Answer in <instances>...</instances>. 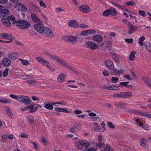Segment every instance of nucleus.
<instances>
[{
	"label": "nucleus",
	"instance_id": "bb28decb",
	"mask_svg": "<svg viewBox=\"0 0 151 151\" xmlns=\"http://www.w3.org/2000/svg\"><path fill=\"white\" fill-rule=\"evenodd\" d=\"M6 19H8L9 21L10 20L12 21V24H14L17 23V21L15 19V17L13 15H11L7 17Z\"/></svg>",
	"mask_w": 151,
	"mask_h": 151
},
{
	"label": "nucleus",
	"instance_id": "e433bc0d",
	"mask_svg": "<svg viewBox=\"0 0 151 151\" xmlns=\"http://www.w3.org/2000/svg\"><path fill=\"white\" fill-rule=\"evenodd\" d=\"M110 14L111 15L114 16L117 14L116 10L113 8H111L109 9Z\"/></svg>",
	"mask_w": 151,
	"mask_h": 151
},
{
	"label": "nucleus",
	"instance_id": "5701e85b",
	"mask_svg": "<svg viewBox=\"0 0 151 151\" xmlns=\"http://www.w3.org/2000/svg\"><path fill=\"white\" fill-rule=\"evenodd\" d=\"M142 79L144 82L151 88V80L149 78L145 77H142Z\"/></svg>",
	"mask_w": 151,
	"mask_h": 151
},
{
	"label": "nucleus",
	"instance_id": "13d9d810",
	"mask_svg": "<svg viewBox=\"0 0 151 151\" xmlns=\"http://www.w3.org/2000/svg\"><path fill=\"white\" fill-rule=\"evenodd\" d=\"M124 77L128 80H132L133 78H131V76L130 75H126L124 76Z\"/></svg>",
	"mask_w": 151,
	"mask_h": 151
},
{
	"label": "nucleus",
	"instance_id": "dca6fc26",
	"mask_svg": "<svg viewBox=\"0 0 151 151\" xmlns=\"http://www.w3.org/2000/svg\"><path fill=\"white\" fill-rule=\"evenodd\" d=\"M17 6L19 8V10L23 12H26L27 11V9L25 6L21 3H18Z\"/></svg>",
	"mask_w": 151,
	"mask_h": 151
},
{
	"label": "nucleus",
	"instance_id": "680f3d73",
	"mask_svg": "<svg viewBox=\"0 0 151 151\" xmlns=\"http://www.w3.org/2000/svg\"><path fill=\"white\" fill-rule=\"evenodd\" d=\"M139 14L140 16L143 17H145L146 16L145 12L143 11L139 10Z\"/></svg>",
	"mask_w": 151,
	"mask_h": 151
},
{
	"label": "nucleus",
	"instance_id": "a18cd8bd",
	"mask_svg": "<svg viewBox=\"0 0 151 151\" xmlns=\"http://www.w3.org/2000/svg\"><path fill=\"white\" fill-rule=\"evenodd\" d=\"M127 6H133L135 4V2L133 1H127L126 2Z\"/></svg>",
	"mask_w": 151,
	"mask_h": 151
},
{
	"label": "nucleus",
	"instance_id": "a19ab883",
	"mask_svg": "<svg viewBox=\"0 0 151 151\" xmlns=\"http://www.w3.org/2000/svg\"><path fill=\"white\" fill-rule=\"evenodd\" d=\"M129 83L128 82H122L119 83L118 86L120 87L122 86L126 87V86Z\"/></svg>",
	"mask_w": 151,
	"mask_h": 151
},
{
	"label": "nucleus",
	"instance_id": "9b49d317",
	"mask_svg": "<svg viewBox=\"0 0 151 151\" xmlns=\"http://www.w3.org/2000/svg\"><path fill=\"white\" fill-rule=\"evenodd\" d=\"M92 40L96 42H102L103 38L102 36L99 35H96L92 37Z\"/></svg>",
	"mask_w": 151,
	"mask_h": 151
},
{
	"label": "nucleus",
	"instance_id": "c03bdc74",
	"mask_svg": "<svg viewBox=\"0 0 151 151\" xmlns=\"http://www.w3.org/2000/svg\"><path fill=\"white\" fill-rule=\"evenodd\" d=\"M103 145L102 141H98V142L96 144V146L97 148L101 147Z\"/></svg>",
	"mask_w": 151,
	"mask_h": 151
},
{
	"label": "nucleus",
	"instance_id": "f257e3e1",
	"mask_svg": "<svg viewBox=\"0 0 151 151\" xmlns=\"http://www.w3.org/2000/svg\"><path fill=\"white\" fill-rule=\"evenodd\" d=\"M16 25L20 29H26L29 27L30 26V23L25 20L20 19L17 21Z\"/></svg>",
	"mask_w": 151,
	"mask_h": 151
},
{
	"label": "nucleus",
	"instance_id": "39448f33",
	"mask_svg": "<svg viewBox=\"0 0 151 151\" xmlns=\"http://www.w3.org/2000/svg\"><path fill=\"white\" fill-rule=\"evenodd\" d=\"M17 101L27 104L29 103L31 100L30 98L27 96L20 95L18 96Z\"/></svg>",
	"mask_w": 151,
	"mask_h": 151
},
{
	"label": "nucleus",
	"instance_id": "c756f323",
	"mask_svg": "<svg viewBox=\"0 0 151 151\" xmlns=\"http://www.w3.org/2000/svg\"><path fill=\"white\" fill-rule=\"evenodd\" d=\"M65 75L63 73H60L58 78V80L60 82L63 81L65 78Z\"/></svg>",
	"mask_w": 151,
	"mask_h": 151
},
{
	"label": "nucleus",
	"instance_id": "6e6d98bb",
	"mask_svg": "<svg viewBox=\"0 0 151 151\" xmlns=\"http://www.w3.org/2000/svg\"><path fill=\"white\" fill-rule=\"evenodd\" d=\"M150 44L149 42L147 43L145 45V47L147 50V51H150Z\"/></svg>",
	"mask_w": 151,
	"mask_h": 151
},
{
	"label": "nucleus",
	"instance_id": "5fc2aeb1",
	"mask_svg": "<svg viewBox=\"0 0 151 151\" xmlns=\"http://www.w3.org/2000/svg\"><path fill=\"white\" fill-rule=\"evenodd\" d=\"M18 96L11 94L9 95V96L11 98L15 99L17 101Z\"/></svg>",
	"mask_w": 151,
	"mask_h": 151
},
{
	"label": "nucleus",
	"instance_id": "f704fd0d",
	"mask_svg": "<svg viewBox=\"0 0 151 151\" xmlns=\"http://www.w3.org/2000/svg\"><path fill=\"white\" fill-rule=\"evenodd\" d=\"M145 40V37L144 36H142L139 38V45L142 46L144 45L143 41Z\"/></svg>",
	"mask_w": 151,
	"mask_h": 151
},
{
	"label": "nucleus",
	"instance_id": "bf43d9fd",
	"mask_svg": "<svg viewBox=\"0 0 151 151\" xmlns=\"http://www.w3.org/2000/svg\"><path fill=\"white\" fill-rule=\"evenodd\" d=\"M110 147L109 145L106 144V146L105 147L104 150L101 151H110Z\"/></svg>",
	"mask_w": 151,
	"mask_h": 151
},
{
	"label": "nucleus",
	"instance_id": "cd10ccee",
	"mask_svg": "<svg viewBox=\"0 0 151 151\" xmlns=\"http://www.w3.org/2000/svg\"><path fill=\"white\" fill-rule=\"evenodd\" d=\"M45 108L47 109L52 110L53 108V106L51 104H48L47 102H45L44 103Z\"/></svg>",
	"mask_w": 151,
	"mask_h": 151
},
{
	"label": "nucleus",
	"instance_id": "423d86ee",
	"mask_svg": "<svg viewBox=\"0 0 151 151\" xmlns=\"http://www.w3.org/2000/svg\"><path fill=\"white\" fill-rule=\"evenodd\" d=\"M57 62L61 64L63 66L66 67L68 69H69L72 70L73 72L75 73H77V72L76 70H75L73 68L70 66L69 64L67 63L66 62H64V61L61 59L60 58H59Z\"/></svg>",
	"mask_w": 151,
	"mask_h": 151
},
{
	"label": "nucleus",
	"instance_id": "338daca9",
	"mask_svg": "<svg viewBox=\"0 0 151 151\" xmlns=\"http://www.w3.org/2000/svg\"><path fill=\"white\" fill-rule=\"evenodd\" d=\"M102 73L104 75L106 76H108L109 75V73L106 70H104L103 71Z\"/></svg>",
	"mask_w": 151,
	"mask_h": 151
},
{
	"label": "nucleus",
	"instance_id": "0eeeda50",
	"mask_svg": "<svg viewBox=\"0 0 151 151\" xmlns=\"http://www.w3.org/2000/svg\"><path fill=\"white\" fill-rule=\"evenodd\" d=\"M57 62L61 64L63 66L66 67L68 69H69L72 70L73 72L75 73H77V72L76 70H75L73 68L70 66L69 64L67 63L66 62H64V61L61 59L60 58H59Z\"/></svg>",
	"mask_w": 151,
	"mask_h": 151
},
{
	"label": "nucleus",
	"instance_id": "72a5a7b5",
	"mask_svg": "<svg viewBox=\"0 0 151 151\" xmlns=\"http://www.w3.org/2000/svg\"><path fill=\"white\" fill-rule=\"evenodd\" d=\"M46 55L47 56H49L50 58H52L55 60L56 62H58L59 58L57 56L55 55H51L49 53H45Z\"/></svg>",
	"mask_w": 151,
	"mask_h": 151
},
{
	"label": "nucleus",
	"instance_id": "7ed1b4c3",
	"mask_svg": "<svg viewBox=\"0 0 151 151\" xmlns=\"http://www.w3.org/2000/svg\"><path fill=\"white\" fill-rule=\"evenodd\" d=\"M38 23V24H35L34 25V29L40 33H43L44 32L45 29L43 23L42 21Z\"/></svg>",
	"mask_w": 151,
	"mask_h": 151
},
{
	"label": "nucleus",
	"instance_id": "473e14b6",
	"mask_svg": "<svg viewBox=\"0 0 151 151\" xmlns=\"http://www.w3.org/2000/svg\"><path fill=\"white\" fill-rule=\"evenodd\" d=\"M17 55L15 53L11 52L9 55V58L10 59H15L17 58Z\"/></svg>",
	"mask_w": 151,
	"mask_h": 151
},
{
	"label": "nucleus",
	"instance_id": "6e6552de",
	"mask_svg": "<svg viewBox=\"0 0 151 151\" xmlns=\"http://www.w3.org/2000/svg\"><path fill=\"white\" fill-rule=\"evenodd\" d=\"M57 62L61 64L63 66L66 67L68 69H69L72 70L73 72L75 73H77V72L76 70H75L73 68L70 66L69 64L67 63L66 62H64V61L61 59L60 58H59Z\"/></svg>",
	"mask_w": 151,
	"mask_h": 151
},
{
	"label": "nucleus",
	"instance_id": "052dcab7",
	"mask_svg": "<svg viewBox=\"0 0 151 151\" xmlns=\"http://www.w3.org/2000/svg\"><path fill=\"white\" fill-rule=\"evenodd\" d=\"M125 41L128 43H132L133 41V40L132 38L130 39H126L125 40Z\"/></svg>",
	"mask_w": 151,
	"mask_h": 151
},
{
	"label": "nucleus",
	"instance_id": "69168bd1",
	"mask_svg": "<svg viewBox=\"0 0 151 151\" xmlns=\"http://www.w3.org/2000/svg\"><path fill=\"white\" fill-rule=\"evenodd\" d=\"M20 136L22 138H26L28 137V135L25 133H22Z\"/></svg>",
	"mask_w": 151,
	"mask_h": 151
},
{
	"label": "nucleus",
	"instance_id": "09e8293b",
	"mask_svg": "<svg viewBox=\"0 0 151 151\" xmlns=\"http://www.w3.org/2000/svg\"><path fill=\"white\" fill-rule=\"evenodd\" d=\"M1 12L3 13V14L4 16H5V15H8L9 13V10L7 9L1 10Z\"/></svg>",
	"mask_w": 151,
	"mask_h": 151
},
{
	"label": "nucleus",
	"instance_id": "0e129e2a",
	"mask_svg": "<svg viewBox=\"0 0 151 151\" xmlns=\"http://www.w3.org/2000/svg\"><path fill=\"white\" fill-rule=\"evenodd\" d=\"M30 143L33 144L34 146V148L35 150H37L38 149L37 144H36L35 142L32 141L30 142Z\"/></svg>",
	"mask_w": 151,
	"mask_h": 151
},
{
	"label": "nucleus",
	"instance_id": "864d4df0",
	"mask_svg": "<svg viewBox=\"0 0 151 151\" xmlns=\"http://www.w3.org/2000/svg\"><path fill=\"white\" fill-rule=\"evenodd\" d=\"M113 58L114 60L117 63H119V60L118 57L116 55H114L113 56Z\"/></svg>",
	"mask_w": 151,
	"mask_h": 151
},
{
	"label": "nucleus",
	"instance_id": "ddd939ff",
	"mask_svg": "<svg viewBox=\"0 0 151 151\" xmlns=\"http://www.w3.org/2000/svg\"><path fill=\"white\" fill-rule=\"evenodd\" d=\"M129 30L128 32V34L130 35L134 33L137 29V27L134 26L132 24H130L129 26Z\"/></svg>",
	"mask_w": 151,
	"mask_h": 151
},
{
	"label": "nucleus",
	"instance_id": "4468645a",
	"mask_svg": "<svg viewBox=\"0 0 151 151\" xmlns=\"http://www.w3.org/2000/svg\"><path fill=\"white\" fill-rule=\"evenodd\" d=\"M80 143L81 144L83 147H84L85 148H87L90 145V143L87 141L83 140L82 139H80Z\"/></svg>",
	"mask_w": 151,
	"mask_h": 151
},
{
	"label": "nucleus",
	"instance_id": "de8ad7c7",
	"mask_svg": "<svg viewBox=\"0 0 151 151\" xmlns=\"http://www.w3.org/2000/svg\"><path fill=\"white\" fill-rule=\"evenodd\" d=\"M27 118L31 124H32L34 122V118L33 116H28L27 117Z\"/></svg>",
	"mask_w": 151,
	"mask_h": 151
},
{
	"label": "nucleus",
	"instance_id": "603ef678",
	"mask_svg": "<svg viewBox=\"0 0 151 151\" xmlns=\"http://www.w3.org/2000/svg\"><path fill=\"white\" fill-rule=\"evenodd\" d=\"M87 31L89 35L94 34L96 33V31L93 29L87 30Z\"/></svg>",
	"mask_w": 151,
	"mask_h": 151
},
{
	"label": "nucleus",
	"instance_id": "c9c22d12",
	"mask_svg": "<svg viewBox=\"0 0 151 151\" xmlns=\"http://www.w3.org/2000/svg\"><path fill=\"white\" fill-rule=\"evenodd\" d=\"M6 38L5 40H7L8 41H10V42L12 41V40H13L14 39V36L11 35L9 34H6Z\"/></svg>",
	"mask_w": 151,
	"mask_h": 151
},
{
	"label": "nucleus",
	"instance_id": "9d476101",
	"mask_svg": "<svg viewBox=\"0 0 151 151\" xmlns=\"http://www.w3.org/2000/svg\"><path fill=\"white\" fill-rule=\"evenodd\" d=\"M78 9L81 12L85 13L88 12L90 11L89 7L87 5L79 6Z\"/></svg>",
	"mask_w": 151,
	"mask_h": 151
},
{
	"label": "nucleus",
	"instance_id": "58836bf2",
	"mask_svg": "<svg viewBox=\"0 0 151 151\" xmlns=\"http://www.w3.org/2000/svg\"><path fill=\"white\" fill-rule=\"evenodd\" d=\"M146 142V140L144 139H142L140 141V144L142 147H145L146 146L145 143Z\"/></svg>",
	"mask_w": 151,
	"mask_h": 151
},
{
	"label": "nucleus",
	"instance_id": "774afa93",
	"mask_svg": "<svg viewBox=\"0 0 151 151\" xmlns=\"http://www.w3.org/2000/svg\"><path fill=\"white\" fill-rule=\"evenodd\" d=\"M122 21L125 24H127L128 26L131 24L130 22L125 19H122Z\"/></svg>",
	"mask_w": 151,
	"mask_h": 151
},
{
	"label": "nucleus",
	"instance_id": "4be33fe9",
	"mask_svg": "<svg viewBox=\"0 0 151 151\" xmlns=\"http://www.w3.org/2000/svg\"><path fill=\"white\" fill-rule=\"evenodd\" d=\"M113 96L115 98L120 97L124 99V92L114 93Z\"/></svg>",
	"mask_w": 151,
	"mask_h": 151
},
{
	"label": "nucleus",
	"instance_id": "f3484780",
	"mask_svg": "<svg viewBox=\"0 0 151 151\" xmlns=\"http://www.w3.org/2000/svg\"><path fill=\"white\" fill-rule=\"evenodd\" d=\"M31 18L32 20L35 22H39L41 21L37 15L35 13H32L31 15Z\"/></svg>",
	"mask_w": 151,
	"mask_h": 151
},
{
	"label": "nucleus",
	"instance_id": "ea45409f",
	"mask_svg": "<svg viewBox=\"0 0 151 151\" xmlns=\"http://www.w3.org/2000/svg\"><path fill=\"white\" fill-rule=\"evenodd\" d=\"M119 78H118L116 77H113L111 78V82L112 83H116L118 81Z\"/></svg>",
	"mask_w": 151,
	"mask_h": 151
},
{
	"label": "nucleus",
	"instance_id": "8fccbe9b",
	"mask_svg": "<svg viewBox=\"0 0 151 151\" xmlns=\"http://www.w3.org/2000/svg\"><path fill=\"white\" fill-rule=\"evenodd\" d=\"M9 70L8 68H6L5 71L3 72V76L4 77H6L8 74V71Z\"/></svg>",
	"mask_w": 151,
	"mask_h": 151
},
{
	"label": "nucleus",
	"instance_id": "1a4fd4ad",
	"mask_svg": "<svg viewBox=\"0 0 151 151\" xmlns=\"http://www.w3.org/2000/svg\"><path fill=\"white\" fill-rule=\"evenodd\" d=\"M44 32L46 36L48 37H53L54 36V33L47 27L45 28Z\"/></svg>",
	"mask_w": 151,
	"mask_h": 151
},
{
	"label": "nucleus",
	"instance_id": "3c124183",
	"mask_svg": "<svg viewBox=\"0 0 151 151\" xmlns=\"http://www.w3.org/2000/svg\"><path fill=\"white\" fill-rule=\"evenodd\" d=\"M38 109L37 106H36V105H35L34 107H33L32 109H30L29 112V113H32L35 112Z\"/></svg>",
	"mask_w": 151,
	"mask_h": 151
},
{
	"label": "nucleus",
	"instance_id": "393cba45",
	"mask_svg": "<svg viewBox=\"0 0 151 151\" xmlns=\"http://www.w3.org/2000/svg\"><path fill=\"white\" fill-rule=\"evenodd\" d=\"M5 109L7 115L9 117L12 118L14 117L13 114L9 107L6 106Z\"/></svg>",
	"mask_w": 151,
	"mask_h": 151
},
{
	"label": "nucleus",
	"instance_id": "49530a36",
	"mask_svg": "<svg viewBox=\"0 0 151 151\" xmlns=\"http://www.w3.org/2000/svg\"><path fill=\"white\" fill-rule=\"evenodd\" d=\"M110 14V12L109 9H107L103 12V15L104 16H108Z\"/></svg>",
	"mask_w": 151,
	"mask_h": 151
},
{
	"label": "nucleus",
	"instance_id": "79ce46f5",
	"mask_svg": "<svg viewBox=\"0 0 151 151\" xmlns=\"http://www.w3.org/2000/svg\"><path fill=\"white\" fill-rule=\"evenodd\" d=\"M19 60L21 61L22 64L25 65H27L29 64V63L27 60H23L21 59H19Z\"/></svg>",
	"mask_w": 151,
	"mask_h": 151
},
{
	"label": "nucleus",
	"instance_id": "7c9ffc66",
	"mask_svg": "<svg viewBox=\"0 0 151 151\" xmlns=\"http://www.w3.org/2000/svg\"><path fill=\"white\" fill-rule=\"evenodd\" d=\"M136 52L135 51H132L130 53V54L129 56V59L131 61L133 60L135 58V55Z\"/></svg>",
	"mask_w": 151,
	"mask_h": 151
},
{
	"label": "nucleus",
	"instance_id": "4d7b16f0",
	"mask_svg": "<svg viewBox=\"0 0 151 151\" xmlns=\"http://www.w3.org/2000/svg\"><path fill=\"white\" fill-rule=\"evenodd\" d=\"M107 125L110 128L113 129L114 128V126L113 125L112 123L110 122H107Z\"/></svg>",
	"mask_w": 151,
	"mask_h": 151
},
{
	"label": "nucleus",
	"instance_id": "2f4dec72",
	"mask_svg": "<svg viewBox=\"0 0 151 151\" xmlns=\"http://www.w3.org/2000/svg\"><path fill=\"white\" fill-rule=\"evenodd\" d=\"M132 93L130 92H124V99H129L132 96Z\"/></svg>",
	"mask_w": 151,
	"mask_h": 151
},
{
	"label": "nucleus",
	"instance_id": "aec40b11",
	"mask_svg": "<svg viewBox=\"0 0 151 151\" xmlns=\"http://www.w3.org/2000/svg\"><path fill=\"white\" fill-rule=\"evenodd\" d=\"M11 62L10 60L8 58L4 59L2 61V64L5 66H8L11 64Z\"/></svg>",
	"mask_w": 151,
	"mask_h": 151
},
{
	"label": "nucleus",
	"instance_id": "2eb2a0df",
	"mask_svg": "<svg viewBox=\"0 0 151 151\" xmlns=\"http://www.w3.org/2000/svg\"><path fill=\"white\" fill-rule=\"evenodd\" d=\"M113 69V70L111 71V73L112 75H120L123 73V70L122 69L117 70L114 69V68Z\"/></svg>",
	"mask_w": 151,
	"mask_h": 151
},
{
	"label": "nucleus",
	"instance_id": "a211bd4d",
	"mask_svg": "<svg viewBox=\"0 0 151 151\" xmlns=\"http://www.w3.org/2000/svg\"><path fill=\"white\" fill-rule=\"evenodd\" d=\"M68 25L71 27L76 28L78 27L77 22L74 20H71L68 23Z\"/></svg>",
	"mask_w": 151,
	"mask_h": 151
},
{
	"label": "nucleus",
	"instance_id": "20e7f679",
	"mask_svg": "<svg viewBox=\"0 0 151 151\" xmlns=\"http://www.w3.org/2000/svg\"><path fill=\"white\" fill-rule=\"evenodd\" d=\"M62 39L65 41L70 42L73 44L75 43L77 40V37L73 36H63L62 37Z\"/></svg>",
	"mask_w": 151,
	"mask_h": 151
},
{
	"label": "nucleus",
	"instance_id": "412c9836",
	"mask_svg": "<svg viewBox=\"0 0 151 151\" xmlns=\"http://www.w3.org/2000/svg\"><path fill=\"white\" fill-rule=\"evenodd\" d=\"M115 105L118 108L124 109L126 106V104L125 103L119 102L115 104Z\"/></svg>",
	"mask_w": 151,
	"mask_h": 151
},
{
	"label": "nucleus",
	"instance_id": "6ab92c4d",
	"mask_svg": "<svg viewBox=\"0 0 151 151\" xmlns=\"http://www.w3.org/2000/svg\"><path fill=\"white\" fill-rule=\"evenodd\" d=\"M54 109L56 111L65 112L67 113H70V111L68 110L67 109L64 108L55 107V108Z\"/></svg>",
	"mask_w": 151,
	"mask_h": 151
},
{
	"label": "nucleus",
	"instance_id": "e2e57ef3",
	"mask_svg": "<svg viewBox=\"0 0 151 151\" xmlns=\"http://www.w3.org/2000/svg\"><path fill=\"white\" fill-rule=\"evenodd\" d=\"M58 104H60L62 105L66 106L67 105V102L64 101H61L57 102Z\"/></svg>",
	"mask_w": 151,
	"mask_h": 151
},
{
	"label": "nucleus",
	"instance_id": "f03ea898",
	"mask_svg": "<svg viewBox=\"0 0 151 151\" xmlns=\"http://www.w3.org/2000/svg\"><path fill=\"white\" fill-rule=\"evenodd\" d=\"M84 46L87 48L94 50L98 49L99 46L95 42L93 41H88L85 43Z\"/></svg>",
	"mask_w": 151,
	"mask_h": 151
},
{
	"label": "nucleus",
	"instance_id": "f8f14e48",
	"mask_svg": "<svg viewBox=\"0 0 151 151\" xmlns=\"http://www.w3.org/2000/svg\"><path fill=\"white\" fill-rule=\"evenodd\" d=\"M105 64L106 67L112 70L114 68V66L113 62L110 60H107L105 61Z\"/></svg>",
	"mask_w": 151,
	"mask_h": 151
},
{
	"label": "nucleus",
	"instance_id": "37998d69",
	"mask_svg": "<svg viewBox=\"0 0 151 151\" xmlns=\"http://www.w3.org/2000/svg\"><path fill=\"white\" fill-rule=\"evenodd\" d=\"M119 89V88L116 86H109L108 88V89L110 90H118Z\"/></svg>",
	"mask_w": 151,
	"mask_h": 151
},
{
	"label": "nucleus",
	"instance_id": "4c0bfd02",
	"mask_svg": "<svg viewBox=\"0 0 151 151\" xmlns=\"http://www.w3.org/2000/svg\"><path fill=\"white\" fill-rule=\"evenodd\" d=\"M24 78H23L24 79H31L33 78L34 77L33 76L31 75H27L26 74H24L23 75Z\"/></svg>",
	"mask_w": 151,
	"mask_h": 151
},
{
	"label": "nucleus",
	"instance_id": "c85d7f7f",
	"mask_svg": "<svg viewBox=\"0 0 151 151\" xmlns=\"http://www.w3.org/2000/svg\"><path fill=\"white\" fill-rule=\"evenodd\" d=\"M37 60L40 63L43 64L45 63H48L49 62L47 60L43 59L42 58L38 57L36 58Z\"/></svg>",
	"mask_w": 151,
	"mask_h": 151
},
{
	"label": "nucleus",
	"instance_id": "a878e982",
	"mask_svg": "<svg viewBox=\"0 0 151 151\" xmlns=\"http://www.w3.org/2000/svg\"><path fill=\"white\" fill-rule=\"evenodd\" d=\"M80 140H79L78 142H75V145L76 147L78 149L81 150H82L83 149V145L80 143Z\"/></svg>",
	"mask_w": 151,
	"mask_h": 151
},
{
	"label": "nucleus",
	"instance_id": "b1692460",
	"mask_svg": "<svg viewBox=\"0 0 151 151\" xmlns=\"http://www.w3.org/2000/svg\"><path fill=\"white\" fill-rule=\"evenodd\" d=\"M1 21L6 26L9 27L11 25V22L8 19H6V18H2Z\"/></svg>",
	"mask_w": 151,
	"mask_h": 151
}]
</instances>
